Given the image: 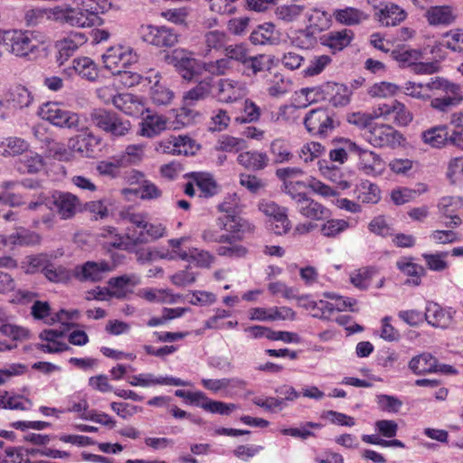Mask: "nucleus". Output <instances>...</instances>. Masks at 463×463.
Listing matches in <instances>:
<instances>
[{"label": "nucleus", "instance_id": "nucleus-1", "mask_svg": "<svg viewBox=\"0 0 463 463\" xmlns=\"http://www.w3.org/2000/svg\"><path fill=\"white\" fill-rule=\"evenodd\" d=\"M165 63L175 67L184 80H194L203 72L213 76L225 75L232 70L229 58H222L213 61L204 62L194 57V53L184 48H177L165 54Z\"/></svg>", "mask_w": 463, "mask_h": 463}, {"label": "nucleus", "instance_id": "nucleus-2", "mask_svg": "<svg viewBox=\"0 0 463 463\" xmlns=\"http://www.w3.org/2000/svg\"><path fill=\"white\" fill-rule=\"evenodd\" d=\"M109 0H81L77 6L60 5L48 11L50 20L72 27L85 28L95 24L99 14H105L112 8Z\"/></svg>", "mask_w": 463, "mask_h": 463}, {"label": "nucleus", "instance_id": "nucleus-3", "mask_svg": "<svg viewBox=\"0 0 463 463\" xmlns=\"http://www.w3.org/2000/svg\"><path fill=\"white\" fill-rule=\"evenodd\" d=\"M5 48L17 58L35 61L45 55L46 37L36 31L7 30Z\"/></svg>", "mask_w": 463, "mask_h": 463}, {"label": "nucleus", "instance_id": "nucleus-4", "mask_svg": "<svg viewBox=\"0 0 463 463\" xmlns=\"http://www.w3.org/2000/svg\"><path fill=\"white\" fill-rule=\"evenodd\" d=\"M39 116L59 128L74 129L76 131L83 130L80 122V116L75 112L64 109L61 103L46 102L43 103L38 110Z\"/></svg>", "mask_w": 463, "mask_h": 463}, {"label": "nucleus", "instance_id": "nucleus-5", "mask_svg": "<svg viewBox=\"0 0 463 463\" xmlns=\"http://www.w3.org/2000/svg\"><path fill=\"white\" fill-rule=\"evenodd\" d=\"M39 116L59 128L74 129L76 131L83 130L80 122V116L75 112L64 109L61 103L46 102L43 103L38 110Z\"/></svg>", "mask_w": 463, "mask_h": 463}, {"label": "nucleus", "instance_id": "nucleus-6", "mask_svg": "<svg viewBox=\"0 0 463 463\" xmlns=\"http://www.w3.org/2000/svg\"><path fill=\"white\" fill-rule=\"evenodd\" d=\"M295 184L286 183V193L288 194L296 203L297 211L305 218L320 221L328 218L331 214L329 209L320 203L308 197L304 193H295Z\"/></svg>", "mask_w": 463, "mask_h": 463}, {"label": "nucleus", "instance_id": "nucleus-7", "mask_svg": "<svg viewBox=\"0 0 463 463\" xmlns=\"http://www.w3.org/2000/svg\"><path fill=\"white\" fill-rule=\"evenodd\" d=\"M188 240L189 237L185 236L169 240L168 244L172 249L169 259H180L197 267L209 268L213 263L214 257L209 251L197 248L184 250L182 245Z\"/></svg>", "mask_w": 463, "mask_h": 463}, {"label": "nucleus", "instance_id": "nucleus-8", "mask_svg": "<svg viewBox=\"0 0 463 463\" xmlns=\"http://www.w3.org/2000/svg\"><path fill=\"white\" fill-rule=\"evenodd\" d=\"M324 298L317 300L312 317L319 319H330L334 312H343L347 309L354 310L355 299L345 298L335 292L326 291L322 294Z\"/></svg>", "mask_w": 463, "mask_h": 463}, {"label": "nucleus", "instance_id": "nucleus-9", "mask_svg": "<svg viewBox=\"0 0 463 463\" xmlns=\"http://www.w3.org/2000/svg\"><path fill=\"white\" fill-rule=\"evenodd\" d=\"M138 61L137 52L129 45L117 44L102 54L104 67L112 73L130 66Z\"/></svg>", "mask_w": 463, "mask_h": 463}, {"label": "nucleus", "instance_id": "nucleus-10", "mask_svg": "<svg viewBox=\"0 0 463 463\" xmlns=\"http://www.w3.org/2000/svg\"><path fill=\"white\" fill-rule=\"evenodd\" d=\"M364 138L374 147H396L404 142L403 136L390 125L371 126Z\"/></svg>", "mask_w": 463, "mask_h": 463}, {"label": "nucleus", "instance_id": "nucleus-11", "mask_svg": "<svg viewBox=\"0 0 463 463\" xmlns=\"http://www.w3.org/2000/svg\"><path fill=\"white\" fill-rule=\"evenodd\" d=\"M259 210L269 218L271 229L276 234L283 235L290 231L291 222L286 207L279 206L272 201L261 200L259 203Z\"/></svg>", "mask_w": 463, "mask_h": 463}, {"label": "nucleus", "instance_id": "nucleus-12", "mask_svg": "<svg viewBox=\"0 0 463 463\" xmlns=\"http://www.w3.org/2000/svg\"><path fill=\"white\" fill-rule=\"evenodd\" d=\"M138 33L144 42L157 47H171L178 41L176 33L166 26L143 24Z\"/></svg>", "mask_w": 463, "mask_h": 463}, {"label": "nucleus", "instance_id": "nucleus-13", "mask_svg": "<svg viewBox=\"0 0 463 463\" xmlns=\"http://www.w3.org/2000/svg\"><path fill=\"white\" fill-rule=\"evenodd\" d=\"M304 125L308 133L319 137H326L334 129L332 115L322 108L311 109L304 118Z\"/></svg>", "mask_w": 463, "mask_h": 463}, {"label": "nucleus", "instance_id": "nucleus-14", "mask_svg": "<svg viewBox=\"0 0 463 463\" xmlns=\"http://www.w3.org/2000/svg\"><path fill=\"white\" fill-rule=\"evenodd\" d=\"M117 266L118 264L115 261H87L74 268L73 276L80 281L96 282L103 279L105 276L113 271Z\"/></svg>", "mask_w": 463, "mask_h": 463}, {"label": "nucleus", "instance_id": "nucleus-15", "mask_svg": "<svg viewBox=\"0 0 463 463\" xmlns=\"http://www.w3.org/2000/svg\"><path fill=\"white\" fill-rule=\"evenodd\" d=\"M31 314L36 320H43L46 324H53L60 322L62 325H70V323L78 318L79 313L76 310L66 311L61 310L54 316L51 312L48 302L36 300L31 307Z\"/></svg>", "mask_w": 463, "mask_h": 463}, {"label": "nucleus", "instance_id": "nucleus-16", "mask_svg": "<svg viewBox=\"0 0 463 463\" xmlns=\"http://www.w3.org/2000/svg\"><path fill=\"white\" fill-rule=\"evenodd\" d=\"M102 138L91 131L76 135L70 138V146L75 154L82 157L94 158L101 152Z\"/></svg>", "mask_w": 463, "mask_h": 463}, {"label": "nucleus", "instance_id": "nucleus-17", "mask_svg": "<svg viewBox=\"0 0 463 463\" xmlns=\"http://www.w3.org/2000/svg\"><path fill=\"white\" fill-rule=\"evenodd\" d=\"M248 95L246 82L230 78L217 83V99L222 103H235Z\"/></svg>", "mask_w": 463, "mask_h": 463}, {"label": "nucleus", "instance_id": "nucleus-18", "mask_svg": "<svg viewBox=\"0 0 463 463\" xmlns=\"http://www.w3.org/2000/svg\"><path fill=\"white\" fill-rule=\"evenodd\" d=\"M150 86L149 97L156 106H168L175 99V92L161 80L159 72H153L146 78Z\"/></svg>", "mask_w": 463, "mask_h": 463}, {"label": "nucleus", "instance_id": "nucleus-19", "mask_svg": "<svg viewBox=\"0 0 463 463\" xmlns=\"http://www.w3.org/2000/svg\"><path fill=\"white\" fill-rule=\"evenodd\" d=\"M128 383L131 386H138L143 388L153 387L156 385H170V386H188L189 383L180 378L173 376H156L153 373H143L132 375L128 378Z\"/></svg>", "mask_w": 463, "mask_h": 463}, {"label": "nucleus", "instance_id": "nucleus-20", "mask_svg": "<svg viewBox=\"0 0 463 463\" xmlns=\"http://www.w3.org/2000/svg\"><path fill=\"white\" fill-rule=\"evenodd\" d=\"M438 209L442 218L450 220L446 222L447 227L453 228L461 224V219L458 215L463 210V199L461 197H442L438 203Z\"/></svg>", "mask_w": 463, "mask_h": 463}, {"label": "nucleus", "instance_id": "nucleus-21", "mask_svg": "<svg viewBox=\"0 0 463 463\" xmlns=\"http://www.w3.org/2000/svg\"><path fill=\"white\" fill-rule=\"evenodd\" d=\"M358 157L357 167L366 175L378 176L385 170V162L377 153L362 148L356 155Z\"/></svg>", "mask_w": 463, "mask_h": 463}, {"label": "nucleus", "instance_id": "nucleus-22", "mask_svg": "<svg viewBox=\"0 0 463 463\" xmlns=\"http://www.w3.org/2000/svg\"><path fill=\"white\" fill-rule=\"evenodd\" d=\"M87 41L85 33L80 32L71 33L57 41L55 46L58 50L57 61L59 64H63Z\"/></svg>", "mask_w": 463, "mask_h": 463}, {"label": "nucleus", "instance_id": "nucleus-23", "mask_svg": "<svg viewBox=\"0 0 463 463\" xmlns=\"http://www.w3.org/2000/svg\"><path fill=\"white\" fill-rule=\"evenodd\" d=\"M168 118L161 114H148L139 124L138 135L147 138L159 136L165 130L171 128Z\"/></svg>", "mask_w": 463, "mask_h": 463}, {"label": "nucleus", "instance_id": "nucleus-24", "mask_svg": "<svg viewBox=\"0 0 463 463\" xmlns=\"http://www.w3.org/2000/svg\"><path fill=\"white\" fill-rule=\"evenodd\" d=\"M64 73L70 77L78 75L89 81H95L99 75V70L93 60L81 56L73 59L71 66L64 69Z\"/></svg>", "mask_w": 463, "mask_h": 463}, {"label": "nucleus", "instance_id": "nucleus-25", "mask_svg": "<svg viewBox=\"0 0 463 463\" xmlns=\"http://www.w3.org/2000/svg\"><path fill=\"white\" fill-rule=\"evenodd\" d=\"M455 311L444 308L435 302H428L425 308V319L435 327L447 328L452 322Z\"/></svg>", "mask_w": 463, "mask_h": 463}, {"label": "nucleus", "instance_id": "nucleus-26", "mask_svg": "<svg viewBox=\"0 0 463 463\" xmlns=\"http://www.w3.org/2000/svg\"><path fill=\"white\" fill-rule=\"evenodd\" d=\"M375 15L382 25L395 26L405 20L407 13L399 5L388 3L382 4Z\"/></svg>", "mask_w": 463, "mask_h": 463}, {"label": "nucleus", "instance_id": "nucleus-27", "mask_svg": "<svg viewBox=\"0 0 463 463\" xmlns=\"http://www.w3.org/2000/svg\"><path fill=\"white\" fill-rule=\"evenodd\" d=\"M41 241L39 234L28 232L24 229L17 230L16 232L5 237L0 235V254L5 251V248L10 246H24L38 244Z\"/></svg>", "mask_w": 463, "mask_h": 463}, {"label": "nucleus", "instance_id": "nucleus-28", "mask_svg": "<svg viewBox=\"0 0 463 463\" xmlns=\"http://www.w3.org/2000/svg\"><path fill=\"white\" fill-rule=\"evenodd\" d=\"M114 106L129 116H138L145 110L144 99L131 93H121L114 99Z\"/></svg>", "mask_w": 463, "mask_h": 463}, {"label": "nucleus", "instance_id": "nucleus-29", "mask_svg": "<svg viewBox=\"0 0 463 463\" xmlns=\"http://www.w3.org/2000/svg\"><path fill=\"white\" fill-rule=\"evenodd\" d=\"M40 338L42 343L38 345V349L44 353H59L69 349L62 333L57 330H43L40 334Z\"/></svg>", "mask_w": 463, "mask_h": 463}, {"label": "nucleus", "instance_id": "nucleus-30", "mask_svg": "<svg viewBox=\"0 0 463 463\" xmlns=\"http://www.w3.org/2000/svg\"><path fill=\"white\" fill-rule=\"evenodd\" d=\"M165 230L162 223H150L147 221L146 228L141 231L129 232L127 234V239L135 244L146 243L165 236Z\"/></svg>", "mask_w": 463, "mask_h": 463}, {"label": "nucleus", "instance_id": "nucleus-31", "mask_svg": "<svg viewBox=\"0 0 463 463\" xmlns=\"http://www.w3.org/2000/svg\"><path fill=\"white\" fill-rule=\"evenodd\" d=\"M138 297L151 303L158 304H175L182 299L179 294H174L168 288H146L138 290Z\"/></svg>", "mask_w": 463, "mask_h": 463}, {"label": "nucleus", "instance_id": "nucleus-32", "mask_svg": "<svg viewBox=\"0 0 463 463\" xmlns=\"http://www.w3.org/2000/svg\"><path fill=\"white\" fill-rule=\"evenodd\" d=\"M52 201L62 219L73 216L80 205L78 197L71 193L56 192Z\"/></svg>", "mask_w": 463, "mask_h": 463}, {"label": "nucleus", "instance_id": "nucleus-33", "mask_svg": "<svg viewBox=\"0 0 463 463\" xmlns=\"http://www.w3.org/2000/svg\"><path fill=\"white\" fill-rule=\"evenodd\" d=\"M237 162L248 170H262L268 166L269 158L267 153L250 150L239 154Z\"/></svg>", "mask_w": 463, "mask_h": 463}, {"label": "nucleus", "instance_id": "nucleus-34", "mask_svg": "<svg viewBox=\"0 0 463 463\" xmlns=\"http://www.w3.org/2000/svg\"><path fill=\"white\" fill-rule=\"evenodd\" d=\"M420 138L431 148H441L449 143L448 127L446 125L431 127L421 133Z\"/></svg>", "mask_w": 463, "mask_h": 463}, {"label": "nucleus", "instance_id": "nucleus-35", "mask_svg": "<svg viewBox=\"0 0 463 463\" xmlns=\"http://www.w3.org/2000/svg\"><path fill=\"white\" fill-rule=\"evenodd\" d=\"M354 37V34L350 29L333 31L324 35L322 38V43L335 52L347 47L353 41Z\"/></svg>", "mask_w": 463, "mask_h": 463}, {"label": "nucleus", "instance_id": "nucleus-36", "mask_svg": "<svg viewBox=\"0 0 463 463\" xmlns=\"http://www.w3.org/2000/svg\"><path fill=\"white\" fill-rule=\"evenodd\" d=\"M395 60L402 67L414 66V70L419 73H430L431 66L419 62L421 58L420 52L417 50H402L395 53Z\"/></svg>", "mask_w": 463, "mask_h": 463}, {"label": "nucleus", "instance_id": "nucleus-37", "mask_svg": "<svg viewBox=\"0 0 463 463\" xmlns=\"http://www.w3.org/2000/svg\"><path fill=\"white\" fill-rule=\"evenodd\" d=\"M146 145L144 143L129 144L118 154L124 167L138 165L146 158Z\"/></svg>", "mask_w": 463, "mask_h": 463}, {"label": "nucleus", "instance_id": "nucleus-38", "mask_svg": "<svg viewBox=\"0 0 463 463\" xmlns=\"http://www.w3.org/2000/svg\"><path fill=\"white\" fill-rule=\"evenodd\" d=\"M33 406V402L24 395L7 391H0V408L2 409L29 411Z\"/></svg>", "mask_w": 463, "mask_h": 463}, {"label": "nucleus", "instance_id": "nucleus-39", "mask_svg": "<svg viewBox=\"0 0 463 463\" xmlns=\"http://www.w3.org/2000/svg\"><path fill=\"white\" fill-rule=\"evenodd\" d=\"M328 82L312 88H303L298 92V107L306 108L319 101H326Z\"/></svg>", "mask_w": 463, "mask_h": 463}, {"label": "nucleus", "instance_id": "nucleus-40", "mask_svg": "<svg viewBox=\"0 0 463 463\" xmlns=\"http://www.w3.org/2000/svg\"><path fill=\"white\" fill-rule=\"evenodd\" d=\"M139 283L140 278L136 274L115 277L109 280V286L112 289V296L117 298H124L131 290V288Z\"/></svg>", "mask_w": 463, "mask_h": 463}, {"label": "nucleus", "instance_id": "nucleus-41", "mask_svg": "<svg viewBox=\"0 0 463 463\" xmlns=\"http://www.w3.org/2000/svg\"><path fill=\"white\" fill-rule=\"evenodd\" d=\"M430 25H449L455 20L452 9L448 5L430 7L425 14Z\"/></svg>", "mask_w": 463, "mask_h": 463}, {"label": "nucleus", "instance_id": "nucleus-42", "mask_svg": "<svg viewBox=\"0 0 463 463\" xmlns=\"http://www.w3.org/2000/svg\"><path fill=\"white\" fill-rule=\"evenodd\" d=\"M223 229L232 234V238L241 240L246 233H251L254 226L247 220L235 215H227Z\"/></svg>", "mask_w": 463, "mask_h": 463}, {"label": "nucleus", "instance_id": "nucleus-43", "mask_svg": "<svg viewBox=\"0 0 463 463\" xmlns=\"http://www.w3.org/2000/svg\"><path fill=\"white\" fill-rule=\"evenodd\" d=\"M212 91V80H201L196 86L185 91L183 95V103L185 105H195L198 101L205 99Z\"/></svg>", "mask_w": 463, "mask_h": 463}, {"label": "nucleus", "instance_id": "nucleus-44", "mask_svg": "<svg viewBox=\"0 0 463 463\" xmlns=\"http://www.w3.org/2000/svg\"><path fill=\"white\" fill-rule=\"evenodd\" d=\"M415 374H424L437 370V360L429 353H423L411 359L408 364Z\"/></svg>", "mask_w": 463, "mask_h": 463}, {"label": "nucleus", "instance_id": "nucleus-45", "mask_svg": "<svg viewBox=\"0 0 463 463\" xmlns=\"http://www.w3.org/2000/svg\"><path fill=\"white\" fill-rule=\"evenodd\" d=\"M29 144L23 138L8 137L0 139V155L3 156H15L26 152Z\"/></svg>", "mask_w": 463, "mask_h": 463}, {"label": "nucleus", "instance_id": "nucleus-46", "mask_svg": "<svg viewBox=\"0 0 463 463\" xmlns=\"http://www.w3.org/2000/svg\"><path fill=\"white\" fill-rule=\"evenodd\" d=\"M333 15L336 22L348 26L359 24L367 19V15L363 11L354 7L336 9Z\"/></svg>", "mask_w": 463, "mask_h": 463}, {"label": "nucleus", "instance_id": "nucleus-47", "mask_svg": "<svg viewBox=\"0 0 463 463\" xmlns=\"http://www.w3.org/2000/svg\"><path fill=\"white\" fill-rule=\"evenodd\" d=\"M322 428L323 425L321 423L306 421L302 422L298 427L282 429L280 432L286 436L306 440L309 438H315L314 430H321Z\"/></svg>", "mask_w": 463, "mask_h": 463}, {"label": "nucleus", "instance_id": "nucleus-48", "mask_svg": "<svg viewBox=\"0 0 463 463\" xmlns=\"http://www.w3.org/2000/svg\"><path fill=\"white\" fill-rule=\"evenodd\" d=\"M193 181L203 197H212L218 192V185L213 176L209 173H194Z\"/></svg>", "mask_w": 463, "mask_h": 463}, {"label": "nucleus", "instance_id": "nucleus-49", "mask_svg": "<svg viewBox=\"0 0 463 463\" xmlns=\"http://www.w3.org/2000/svg\"><path fill=\"white\" fill-rule=\"evenodd\" d=\"M397 268L405 275L411 277L407 279L406 283L413 286H418L420 283V276L423 274L424 269L421 266L412 262L409 258H402L397 263Z\"/></svg>", "mask_w": 463, "mask_h": 463}, {"label": "nucleus", "instance_id": "nucleus-50", "mask_svg": "<svg viewBox=\"0 0 463 463\" xmlns=\"http://www.w3.org/2000/svg\"><path fill=\"white\" fill-rule=\"evenodd\" d=\"M349 227L350 224L346 220L328 218L320 225L319 232L323 237L335 239Z\"/></svg>", "mask_w": 463, "mask_h": 463}, {"label": "nucleus", "instance_id": "nucleus-51", "mask_svg": "<svg viewBox=\"0 0 463 463\" xmlns=\"http://www.w3.org/2000/svg\"><path fill=\"white\" fill-rule=\"evenodd\" d=\"M326 101L335 107L345 106L350 100L349 90L343 84L328 82Z\"/></svg>", "mask_w": 463, "mask_h": 463}, {"label": "nucleus", "instance_id": "nucleus-52", "mask_svg": "<svg viewBox=\"0 0 463 463\" xmlns=\"http://www.w3.org/2000/svg\"><path fill=\"white\" fill-rule=\"evenodd\" d=\"M43 157L33 151H26V154L17 163V169L21 173L34 174L43 167Z\"/></svg>", "mask_w": 463, "mask_h": 463}, {"label": "nucleus", "instance_id": "nucleus-53", "mask_svg": "<svg viewBox=\"0 0 463 463\" xmlns=\"http://www.w3.org/2000/svg\"><path fill=\"white\" fill-rule=\"evenodd\" d=\"M429 87L432 90H441L446 97L455 98L457 104H459L463 99L460 86L447 80L439 78L432 80L429 81Z\"/></svg>", "mask_w": 463, "mask_h": 463}, {"label": "nucleus", "instance_id": "nucleus-54", "mask_svg": "<svg viewBox=\"0 0 463 463\" xmlns=\"http://www.w3.org/2000/svg\"><path fill=\"white\" fill-rule=\"evenodd\" d=\"M193 398L194 400L202 398L203 399V402L201 404V407L212 413H218L221 415H229L232 413L235 409L236 405L233 403H225L222 402L218 401H212L203 396V394L200 392H195L193 394Z\"/></svg>", "mask_w": 463, "mask_h": 463}, {"label": "nucleus", "instance_id": "nucleus-55", "mask_svg": "<svg viewBox=\"0 0 463 463\" xmlns=\"http://www.w3.org/2000/svg\"><path fill=\"white\" fill-rule=\"evenodd\" d=\"M67 408L64 412H73L79 415V418L83 420V416L88 414L90 410H89V402L87 396L85 394H81L80 392L74 393L68 397L67 400Z\"/></svg>", "mask_w": 463, "mask_h": 463}, {"label": "nucleus", "instance_id": "nucleus-56", "mask_svg": "<svg viewBox=\"0 0 463 463\" xmlns=\"http://www.w3.org/2000/svg\"><path fill=\"white\" fill-rule=\"evenodd\" d=\"M275 27L270 23H265L258 26L250 36V40L253 44H272L276 42L274 37Z\"/></svg>", "mask_w": 463, "mask_h": 463}, {"label": "nucleus", "instance_id": "nucleus-57", "mask_svg": "<svg viewBox=\"0 0 463 463\" xmlns=\"http://www.w3.org/2000/svg\"><path fill=\"white\" fill-rule=\"evenodd\" d=\"M120 168H124L117 155L109 159L98 162L96 170L99 175L109 178H117L120 175Z\"/></svg>", "mask_w": 463, "mask_h": 463}, {"label": "nucleus", "instance_id": "nucleus-58", "mask_svg": "<svg viewBox=\"0 0 463 463\" xmlns=\"http://www.w3.org/2000/svg\"><path fill=\"white\" fill-rule=\"evenodd\" d=\"M190 107L191 105H185L183 103L182 107L176 110L175 119L172 126L174 129L189 126L200 118L201 114Z\"/></svg>", "mask_w": 463, "mask_h": 463}, {"label": "nucleus", "instance_id": "nucleus-59", "mask_svg": "<svg viewBox=\"0 0 463 463\" xmlns=\"http://www.w3.org/2000/svg\"><path fill=\"white\" fill-rule=\"evenodd\" d=\"M122 194L126 196L128 194L139 195L140 198L145 200L157 199L161 196V190L152 182L145 180L139 189L134 190L125 188L122 190Z\"/></svg>", "mask_w": 463, "mask_h": 463}, {"label": "nucleus", "instance_id": "nucleus-60", "mask_svg": "<svg viewBox=\"0 0 463 463\" xmlns=\"http://www.w3.org/2000/svg\"><path fill=\"white\" fill-rule=\"evenodd\" d=\"M400 91L411 98L425 100L430 98V92L432 89L429 87V82L423 84L407 81L400 87Z\"/></svg>", "mask_w": 463, "mask_h": 463}, {"label": "nucleus", "instance_id": "nucleus-61", "mask_svg": "<svg viewBox=\"0 0 463 463\" xmlns=\"http://www.w3.org/2000/svg\"><path fill=\"white\" fill-rule=\"evenodd\" d=\"M247 147V142L243 138L222 135L217 142L216 149L228 153H237Z\"/></svg>", "mask_w": 463, "mask_h": 463}, {"label": "nucleus", "instance_id": "nucleus-62", "mask_svg": "<svg viewBox=\"0 0 463 463\" xmlns=\"http://www.w3.org/2000/svg\"><path fill=\"white\" fill-rule=\"evenodd\" d=\"M43 273L48 280L55 283H66L74 277L73 270L71 271L61 266L56 267L50 262H48Z\"/></svg>", "mask_w": 463, "mask_h": 463}, {"label": "nucleus", "instance_id": "nucleus-63", "mask_svg": "<svg viewBox=\"0 0 463 463\" xmlns=\"http://www.w3.org/2000/svg\"><path fill=\"white\" fill-rule=\"evenodd\" d=\"M375 402L378 408L387 413H397L402 407V402L394 395L389 394H377Z\"/></svg>", "mask_w": 463, "mask_h": 463}, {"label": "nucleus", "instance_id": "nucleus-64", "mask_svg": "<svg viewBox=\"0 0 463 463\" xmlns=\"http://www.w3.org/2000/svg\"><path fill=\"white\" fill-rule=\"evenodd\" d=\"M9 100L14 107L18 109L27 108L33 102V96L30 90L24 86H16L10 92Z\"/></svg>", "mask_w": 463, "mask_h": 463}]
</instances>
